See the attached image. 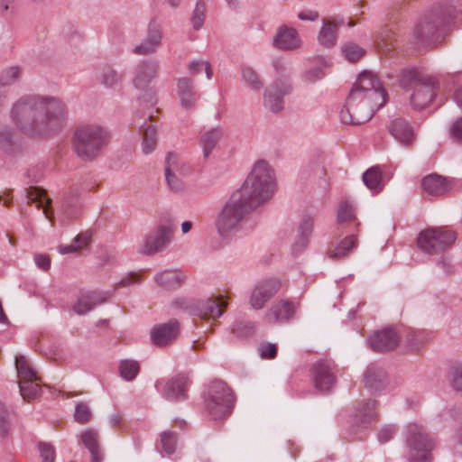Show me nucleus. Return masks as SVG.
<instances>
[{
	"mask_svg": "<svg viewBox=\"0 0 462 462\" xmlns=\"http://www.w3.org/2000/svg\"><path fill=\"white\" fill-rule=\"evenodd\" d=\"M11 118L15 131L32 137L46 138L63 128L67 109L59 97L28 95L13 105Z\"/></svg>",
	"mask_w": 462,
	"mask_h": 462,
	"instance_id": "nucleus-1",
	"label": "nucleus"
},
{
	"mask_svg": "<svg viewBox=\"0 0 462 462\" xmlns=\"http://www.w3.org/2000/svg\"><path fill=\"white\" fill-rule=\"evenodd\" d=\"M373 98L377 101L378 106H383L386 103V92L383 89L377 76L371 71H364L359 74L353 85L346 104L340 111V120L346 125H361L370 116L371 110L368 105L364 106L361 111H356V101L361 97Z\"/></svg>",
	"mask_w": 462,
	"mask_h": 462,
	"instance_id": "nucleus-2",
	"label": "nucleus"
},
{
	"mask_svg": "<svg viewBox=\"0 0 462 462\" xmlns=\"http://www.w3.org/2000/svg\"><path fill=\"white\" fill-rule=\"evenodd\" d=\"M276 189L274 171L270 164L257 161L242 187L235 191L250 208H256L268 201Z\"/></svg>",
	"mask_w": 462,
	"mask_h": 462,
	"instance_id": "nucleus-3",
	"label": "nucleus"
},
{
	"mask_svg": "<svg viewBox=\"0 0 462 462\" xmlns=\"http://www.w3.org/2000/svg\"><path fill=\"white\" fill-rule=\"evenodd\" d=\"M401 84L404 88L411 107L414 110H422L434 99L438 81L435 77L409 69L402 71Z\"/></svg>",
	"mask_w": 462,
	"mask_h": 462,
	"instance_id": "nucleus-4",
	"label": "nucleus"
},
{
	"mask_svg": "<svg viewBox=\"0 0 462 462\" xmlns=\"http://www.w3.org/2000/svg\"><path fill=\"white\" fill-rule=\"evenodd\" d=\"M108 131L97 124L79 126L72 135L73 150L82 161L95 160L107 145Z\"/></svg>",
	"mask_w": 462,
	"mask_h": 462,
	"instance_id": "nucleus-5",
	"label": "nucleus"
},
{
	"mask_svg": "<svg viewBox=\"0 0 462 462\" xmlns=\"http://www.w3.org/2000/svg\"><path fill=\"white\" fill-rule=\"evenodd\" d=\"M235 192L217 216L215 226L222 238H231L243 228L247 213L254 209Z\"/></svg>",
	"mask_w": 462,
	"mask_h": 462,
	"instance_id": "nucleus-6",
	"label": "nucleus"
},
{
	"mask_svg": "<svg viewBox=\"0 0 462 462\" xmlns=\"http://www.w3.org/2000/svg\"><path fill=\"white\" fill-rule=\"evenodd\" d=\"M403 439L408 448V462H431V451L435 447L433 439L419 424L406 426Z\"/></svg>",
	"mask_w": 462,
	"mask_h": 462,
	"instance_id": "nucleus-7",
	"label": "nucleus"
},
{
	"mask_svg": "<svg viewBox=\"0 0 462 462\" xmlns=\"http://www.w3.org/2000/svg\"><path fill=\"white\" fill-rule=\"evenodd\" d=\"M233 403V393L225 383L215 381L208 385L205 395V408L213 420L229 415Z\"/></svg>",
	"mask_w": 462,
	"mask_h": 462,
	"instance_id": "nucleus-8",
	"label": "nucleus"
},
{
	"mask_svg": "<svg viewBox=\"0 0 462 462\" xmlns=\"http://www.w3.org/2000/svg\"><path fill=\"white\" fill-rule=\"evenodd\" d=\"M455 239V233L450 230L429 228L420 233L417 245L425 254H433L448 248Z\"/></svg>",
	"mask_w": 462,
	"mask_h": 462,
	"instance_id": "nucleus-9",
	"label": "nucleus"
},
{
	"mask_svg": "<svg viewBox=\"0 0 462 462\" xmlns=\"http://www.w3.org/2000/svg\"><path fill=\"white\" fill-rule=\"evenodd\" d=\"M15 367L19 378L20 394L23 399H35L41 395L42 388L36 373L23 356L15 357Z\"/></svg>",
	"mask_w": 462,
	"mask_h": 462,
	"instance_id": "nucleus-10",
	"label": "nucleus"
},
{
	"mask_svg": "<svg viewBox=\"0 0 462 462\" xmlns=\"http://www.w3.org/2000/svg\"><path fill=\"white\" fill-rule=\"evenodd\" d=\"M450 18H452V15L449 10L441 9L431 13L416 25L414 37L418 41L433 43V37L438 34L441 25Z\"/></svg>",
	"mask_w": 462,
	"mask_h": 462,
	"instance_id": "nucleus-11",
	"label": "nucleus"
},
{
	"mask_svg": "<svg viewBox=\"0 0 462 462\" xmlns=\"http://www.w3.org/2000/svg\"><path fill=\"white\" fill-rule=\"evenodd\" d=\"M173 305L194 315L216 319L222 315L223 309L226 306V301L222 297L197 303L184 299H178L173 301Z\"/></svg>",
	"mask_w": 462,
	"mask_h": 462,
	"instance_id": "nucleus-12",
	"label": "nucleus"
},
{
	"mask_svg": "<svg viewBox=\"0 0 462 462\" xmlns=\"http://www.w3.org/2000/svg\"><path fill=\"white\" fill-rule=\"evenodd\" d=\"M190 171L189 166L176 153L169 152L165 159V180L168 188L173 192H180L184 186L182 178Z\"/></svg>",
	"mask_w": 462,
	"mask_h": 462,
	"instance_id": "nucleus-13",
	"label": "nucleus"
},
{
	"mask_svg": "<svg viewBox=\"0 0 462 462\" xmlns=\"http://www.w3.org/2000/svg\"><path fill=\"white\" fill-rule=\"evenodd\" d=\"M173 237L172 227L161 224L144 236L141 252L148 255L162 252L171 245Z\"/></svg>",
	"mask_w": 462,
	"mask_h": 462,
	"instance_id": "nucleus-14",
	"label": "nucleus"
},
{
	"mask_svg": "<svg viewBox=\"0 0 462 462\" xmlns=\"http://www.w3.org/2000/svg\"><path fill=\"white\" fill-rule=\"evenodd\" d=\"M291 92L287 79H278L268 86L263 96V106L272 113H279L284 107V97Z\"/></svg>",
	"mask_w": 462,
	"mask_h": 462,
	"instance_id": "nucleus-15",
	"label": "nucleus"
},
{
	"mask_svg": "<svg viewBox=\"0 0 462 462\" xmlns=\"http://www.w3.org/2000/svg\"><path fill=\"white\" fill-rule=\"evenodd\" d=\"M188 379L185 375L178 374L171 379H161L155 383V388L168 401H181L186 399Z\"/></svg>",
	"mask_w": 462,
	"mask_h": 462,
	"instance_id": "nucleus-16",
	"label": "nucleus"
},
{
	"mask_svg": "<svg viewBox=\"0 0 462 462\" xmlns=\"http://www.w3.org/2000/svg\"><path fill=\"white\" fill-rule=\"evenodd\" d=\"M311 374L314 385L319 392H328L335 385L334 366L327 361H319L314 364Z\"/></svg>",
	"mask_w": 462,
	"mask_h": 462,
	"instance_id": "nucleus-17",
	"label": "nucleus"
},
{
	"mask_svg": "<svg viewBox=\"0 0 462 462\" xmlns=\"http://www.w3.org/2000/svg\"><path fill=\"white\" fill-rule=\"evenodd\" d=\"M110 293L105 291H84L73 304V310L79 315H84L96 306L107 300Z\"/></svg>",
	"mask_w": 462,
	"mask_h": 462,
	"instance_id": "nucleus-18",
	"label": "nucleus"
},
{
	"mask_svg": "<svg viewBox=\"0 0 462 462\" xmlns=\"http://www.w3.org/2000/svg\"><path fill=\"white\" fill-rule=\"evenodd\" d=\"M390 134L402 146H411L416 139L412 125L403 118H395L388 125Z\"/></svg>",
	"mask_w": 462,
	"mask_h": 462,
	"instance_id": "nucleus-19",
	"label": "nucleus"
},
{
	"mask_svg": "<svg viewBox=\"0 0 462 462\" xmlns=\"http://www.w3.org/2000/svg\"><path fill=\"white\" fill-rule=\"evenodd\" d=\"M180 327L176 319L155 326L151 330V340L158 346H164L172 342L179 335Z\"/></svg>",
	"mask_w": 462,
	"mask_h": 462,
	"instance_id": "nucleus-20",
	"label": "nucleus"
},
{
	"mask_svg": "<svg viewBox=\"0 0 462 462\" xmlns=\"http://www.w3.org/2000/svg\"><path fill=\"white\" fill-rule=\"evenodd\" d=\"M400 337L397 333L389 328L376 331L368 339L371 348L377 352H386L393 349L399 344Z\"/></svg>",
	"mask_w": 462,
	"mask_h": 462,
	"instance_id": "nucleus-21",
	"label": "nucleus"
},
{
	"mask_svg": "<svg viewBox=\"0 0 462 462\" xmlns=\"http://www.w3.org/2000/svg\"><path fill=\"white\" fill-rule=\"evenodd\" d=\"M159 64L155 60H142L134 70V85L138 89H145L157 77Z\"/></svg>",
	"mask_w": 462,
	"mask_h": 462,
	"instance_id": "nucleus-22",
	"label": "nucleus"
},
{
	"mask_svg": "<svg viewBox=\"0 0 462 462\" xmlns=\"http://www.w3.org/2000/svg\"><path fill=\"white\" fill-rule=\"evenodd\" d=\"M273 44L276 49L291 51L300 46V38L298 32L288 25L281 26L273 38Z\"/></svg>",
	"mask_w": 462,
	"mask_h": 462,
	"instance_id": "nucleus-23",
	"label": "nucleus"
},
{
	"mask_svg": "<svg viewBox=\"0 0 462 462\" xmlns=\"http://www.w3.org/2000/svg\"><path fill=\"white\" fill-rule=\"evenodd\" d=\"M155 284L167 289H175L186 285V274L178 269L163 270L153 278Z\"/></svg>",
	"mask_w": 462,
	"mask_h": 462,
	"instance_id": "nucleus-24",
	"label": "nucleus"
},
{
	"mask_svg": "<svg viewBox=\"0 0 462 462\" xmlns=\"http://www.w3.org/2000/svg\"><path fill=\"white\" fill-rule=\"evenodd\" d=\"M423 190L430 196L439 197L451 189L452 184L446 178L438 174H430L421 180Z\"/></svg>",
	"mask_w": 462,
	"mask_h": 462,
	"instance_id": "nucleus-25",
	"label": "nucleus"
},
{
	"mask_svg": "<svg viewBox=\"0 0 462 462\" xmlns=\"http://www.w3.org/2000/svg\"><path fill=\"white\" fill-rule=\"evenodd\" d=\"M177 95L180 106L185 109L194 107L199 99L197 93L194 91L193 82L188 78H180L178 79Z\"/></svg>",
	"mask_w": 462,
	"mask_h": 462,
	"instance_id": "nucleus-26",
	"label": "nucleus"
},
{
	"mask_svg": "<svg viewBox=\"0 0 462 462\" xmlns=\"http://www.w3.org/2000/svg\"><path fill=\"white\" fill-rule=\"evenodd\" d=\"M358 245L357 236L350 235L337 242L327 253L329 259L341 260L348 256Z\"/></svg>",
	"mask_w": 462,
	"mask_h": 462,
	"instance_id": "nucleus-27",
	"label": "nucleus"
},
{
	"mask_svg": "<svg viewBox=\"0 0 462 462\" xmlns=\"http://www.w3.org/2000/svg\"><path fill=\"white\" fill-rule=\"evenodd\" d=\"M162 32L156 25H150L146 38L134 49L137 55H146L152 53L161 45Z\"/></svg>",
	"mask_w": 462,
	"mask_h": 462,
	"instance_id": "nucleus-28",
	"label": "nucleus"
},
{
	"mask_svg": "<svg viewBox=\"0 0 462 462\" xmlns=\"http://www.w3.org/2000/svg\"><path fill=\"white\" fill-rule=\"evenodd\" d=\"M313 227L314 221L312 217H308L302 219L299 226L298 236L293 244L292 249L294 252H301L309 245Z\"/></svg>",
	"mask_w": 462,
	"mask_h": 462,
	"instance_id": "nucleus-29",
	"label": "nucleus"
},
{
	"mask_svg": "<svg viewBox=\"0 0 462 462\" xmlns=\"http://www.w3.org/2000/svg\"><path fill=\"white\" fill-rule=\"evenodd\" d=\"M364 380L368 389L377 392L384 387L386 383V374L382 368L371 365L365 370Z\"/></svg>",
	"mask_w": 462,
	"mask_h": 462,
	"instance_id": "nucleus-30",
	"label": "nucleus"
},
{
	"mask_svg": "<svg viewBox=\"0 0 462 462\" xmlns=\"http://www.w3.org/2000/svg\"><path fill=\"white\" fill-rule=\"evenodd\" d=\"M296 305L290 300H282L272 309L268 315L269 322H284L290 320L295 312Z\"/></svg>",
	"mask_w": 462,
	"mask_h": 462,
	"instance_id": "nucleus-31",
	"label": "nucleus"
},
{
	"mask_svg": "<svg viewBox=\"0 0 462 462\" xmlns=\"http://www.w3.org/2000/svg\"><path fill=\"white\" fill-rule=\"evenodd\" d=\"M338 25L332 21H324L318 34V42L324 48L333 47L337 40Z\"/></svg>",
	"mask_w": 462,
	"mask_h": 462,
	"instance_id": "nucleus-32",
	"label": "nucleus"
},
{
	"mask_svg": "<svg viewBox=\"0 0 462 462\" xmlns=\"http://www.w3.org/2000/svg\"><path fill=\"white\" fill-rule=\"evenodd\" d=\"M223 132L219 128H211L201 134L200 144L205 158L210 155L211 152L221 140Z\"/></svg>",
	"mask_w": 462,
	"mask_h": 462,
	"instance_id": "nucleus-33",
	"label": "nucleus"
},
{
	"mask_svg": "<svg viewBox=\"0 0 462 462\" xmlns=\"http://www.w3.org/2000/svg\"><path fill=\"white\" fill-rule=\"evenodd\" d=\"M363 181L373 193H379L383 188L381 169L374 166L366 170L363 174Z\"/></svg>",
	"mask_w": 462,
	"mask_h": 462,
	"instance_id": "nucleus-34",
	"label": "nucleus"
},
{
	"mask_svg": "<svg viewBox=\"0 0 462 462\" xmlns=\"http://www.w3.org/2000/svg\"><path fill=\"white\" fill-rule=\"evenodd\" d=\"M241 81L254 91H260L263 88V80L260 75L250 66H241Z\"/></svg>",
	"mask_w": 462,
	"mask_h": 462,
	"instance_id": "nucleus-35",
	"label": "nucleus"
},
{
	"mask_svg": "<svg viewBox=\"0 0 462 462\" xmlns=\"http://www.w3.org/2000/svg\"><path fill=\"white\" fill-rule=\"evenodd\" d=\"M140 371V365L134 359H124L119 364V373L122 378L127 382L133 381Z\"/></svg>",
	"mask_w": 462,
	"mask_h": 462,
	"instance_id": "nucleus-36",
	"label": "nucleus"
},
{
	"mask_svg": "<svg viewBox=\"0 0 462 462\" xmlns=\"http://www.w3.org/2000/svg\"><path fill=\"white\" fill-rule=\"evenodd\" d=\"M156 145V129L153 126H147L143 133L142 150L145 154L152 153Z\"/></svg>",
	"mask_w": 462,
	"mask_h": 462,
	"instance_id": "nucleus-37",
	"label": "nucleus"
},
{
	"mask_svg": "<svg viewBox=\"0 0 462 462\" xmlns=\"http://www.w3.org/2000/svg\"><path fill=\"white\" fill-rule=\"evenodd\" d=\"M356 218V208L349 201H342L337 210V222L346 223Z\"/></svg>",
	"mask_w": 462,
	"mask_h": 462,
	"instance_id": "nucleus-38",
	"label": "nucleus"
},
{
	"mask_svg": "<svg viewBox=\"0 0 462 462\" xmlns=\"http://www.w3.org/2000/svg\"><path fill=\"white\" fill-rule=\"evenodd\" d=\"M273 297L272 291H253L250 304L253 309L260 310Z\"/></svg>",
	"mask_w": 462,
	"mask_h": 462,
	"instance_id": "nucleus-39",
	"label": "nucleus"
},
{
	"mask_svg": "<svg viewBox=\"0 0 462 462\" xmlns=\"http://www.w3.org/2000/svg\"><path fill=\"white\" fill-rule=\"evenodd\" d=\"M22 75V69L18 66H13L5 69L0 75V84L9 86L15 83Z\"/></svg>",
	"mask_w": 462,
	"mask_h": 462,
	"instance_id": "nucleus-40",
	"label": "nucleus"
},
{
	"mask_svg": "<svg viewBox=\"0 0 462 462\" xmlns=\"http://www.w3.org/2000/svg\"><path fill=\"white\" fill-rule=\"evenodd\" d=\"M81 440L84 446L92 451L99 448V437L95 430L88 429L81 433Z\"/></svg>",
	"mask_w": 462,
	"mask_h": 462,
	"instance_id": "nucleus-41",
	"label": "nucleus"
},
{
	"mask_svg": "<svg viewBox=\"0 0 462 462\" xmlns=\"http://www.w3.org/2000/svg\"><path fill=\"white\" fill-rule=\"evenodd\" d=\"M206 15V5L203 2H197L191 17L192 27L199 30L204 24Z\"/></svg>",
	"mask_w": 462,
	"mask_h": 462,
	"instance_id": "nucleus-42",
	"label": "nucleus"
},
{
	"mask_svg": "<svg viewBox=\"0 0 462 462\" xmlns=\"http://www.w3.org/2000/svg\"><path fill=\"white\" fill-rule=\"evenodd\" d=\"M364 54L365 50L353 42L346 43L343 48L344 57L351 62L358 60Z\"/></svg>",
	"mask_w": 462,
	"mask_h": 462,
	"instance_id": "nucleus-43",
	"label": "nucleus"
},
{
	"mask_svg": "<svg viewBox=\"0 0 462 462\" xmlns=\"http://www.w3.org/2000/svg\"><path fill=\"white\" fill-rule=\"evenodd\" d=\"M176 436L172 432L164 431L161 435L162 449L166 455H171L176 448Z\"/></svg>",
	"mask_w": 462,
	"mask_h": 462,
	"instance_id": "nucleus-44",
	"label": "nucleus"
},
{
	"mask_svg": "<svg viewBox=\"0 0 462 462\" xmlns=\"http://www.w3.org/2000/svg\"><path fill=\"white\" fill-rule=\"evenodd\" d=\"M143 285V278L139 273H128L124 275L118 282L117 286L120 288L139 287Z\"/></svg>",
	"mask_w": 462,
	"mask_h": 462,
	"instance_id": "nucleus-45",
	"label": "nucleus"
},
{
	"mask_svg": "<svg viewBox=\"0 0 462 462\" xmlns=\"http://www.w3.org/2000/svg\"><path fill=\"white\" fill-rule=\"evenodd\" d=\"M120 80V75L112 69H106L100 76V81L106 88H115Z\"/></svg>",
	"mask_w": 462,
	"mask_h": 462,
	"instance_id": "nucleus-46",
	"label": "nucleus"
},
{
	"mask_svg": "<svg viewBox=\"0 0 462 462\" xmlns=\"http://www.w3.org/2000/svg\"><path fill=\"white\" fill-rule=\"evenodd\" d=\"M14 132L9 126L0 127V148L9 150L14 139Z\"/></svg>",
	"mask_w": 462,
	"mask_h": 462,
	"instance_id": "nucleus-47",
	"label": "nucleus"
},
{
	"mask_svg": "<svg viewBox=\"0 0 462 462\" xmlns=\"http://www.w3.org/2000/svg\"><path fill=\"white\" fill-rule=\"evenodd\" d=\"M38 449L42 462H54L56 454L55 448L51 444L40 442L38 444Z\"/></svg>",
	"mask_w": 462,
	"mask_h": 462,
	"instance_id": "nucleus-48",
	"label": "nucleus"
},
{
	"mask_svg": "<svg viewBox=\"0 0 462 462\" xmlns=\"http://www.w3.org/2000/svg\"><path fill=\"white\" fill-rule=\"evenodd\" d=\"M91 411L88 404L80 402L77 404L74 412V418L77 422L84 424L91 419Z\"/></svg>",
	"mask_w": 462,
	"mask_h": 462,
	"instance_id": "nucleus-49",
	"label": "nucleus"
},
{
	"mask_svg": "<svg viewBox=\"0 0 462 462\" xmlns=\"http://www.w3.org/2000/svg\"><path fill=\"white\" fill-rule=\"evenodd\" d=\"M429 340V335L422 330H411L408 335V341L412 348H418L420 345Z\"/></svg>",
	"mask_w": 462,
	"mask_h": 462,
	"instance_id": "nucleus-50",
	"label": "nucleus"
},
{
	"mask_svg": "<svg viewBox=\"0 0 462 462\" xmlns=\"http://www.w3.org/2000/svg\"><path fill=\"white\" fill-rule=\"evenodd\" d=\"M258 354L263 359H273L277 355V345L274 343L262 342L258 346Z\"/></svg>",
	"mask_w": 462,
	"mask_h": 462,
	"instance_id": "nucleus-51",
	"label": "nucleus"
},
{
	"mask_svg": "<svg viewBox=\"0 0 462 462\" xmlns=\"http://www.w3.org/2000/svg\"><path fill=\"white\" fill-rule=\"evenodd\" d=\"M10 430L9 411L0 401V437L7 436Z\"/></svg>",
	"mask_w": 462,
	"mask_h": 462,
	"instance_id": "nucleus-52",
	"label": "nucleus"
},
{
	"mask_svg": "<svg viewBox=\"0 0 462 462\" xmlns=\"http://www.w3.org/2000/svg\"><path fill=\"white\" fill-rule=\"evenodd\" d=\"M361 100L356 101V111H361V109L364 107V106L368 105L369 109L371 110L370 116L365 120V122L369 121L373 116L374 115L375 111L380 109L382 106H377V101H374L373 98H366V97H361Z\"/></svg>",
	"mask_w": 462,
	"mask_h": 462,
	"instance_id": "nucleus-53",
	"label": "nucleus"
},
{
	"mask_svg": "<svg viewBox=\"0 0 462 462\" xmlns=\"http://www.w3.org/2000/svg\"><path fill=\"white\" fill-rule=\"evenodd\" d=\"M450 383L456 391L462 392V365H457L452 368Z\"/></svg>",
	"mask_w": 462,
	"mask_h": 462,
	"instance_id": "nucleus-54",
	"label": "nucleus"
},
{
	"mask_svg": "<svg viewBox=\"0 0 462 462\" xmlns=\"http://www.w3.org/2000/svg\"><path fill=\"white\" fill-rule=\"evenodd\" d=\"M235 332L238 337H247L254 330V325L251 322H237L234 328Z\"/></svg>",
	"mask_w": 462,
	"mask_h": 462,
	"instance_id": "nucleus-55",
	"label": "nucleus"
},
{
	"mask_svg": "<svg viewBox=\"0 0 462 462\" xmlns=\"http://www.w3.org/2000/svg\"><path fill=\"white\" fill-rule=\"evenodd\" d=\"M374 407H375V402L374 401H368L366 402L362 408L358 410L357 416L362 417L364 420H368L373 417H374Z\"/></svg>",
	"mask_w": 462,
	"mask_h": 462,
	"instance_id": "nucleus-56",
	"label": "nucleus"
},
{
	"mask_svg": "<svg viewBox=\"0 0 462 462\" xmlns=\"http://www.w3.org/2000/svg\"><path fill=\"white\" fill-rule=\"evenodd\" d=\"M33 260L35 265L42 271H48L51 267V258L46 254H35Z\"/></svg>",
	"mask_w": 462,
	"mask_h": 462,
	"instance_id": "nucleus-57",
	"label": "nucleus"
},
{
	"mask_svg": "<svg viewBox=\"0 0 462 462\" xmlns=\"http://www.w3.org/2000/svg\"><path fill=\"white\" fill-rule=\"evenodd\" d=\"M396 433V428L393 425H387L381 429L378 433V439L381 443H386L391 440Z\"/></svg>",
	"mask_w": 462,
	"mask_h": 462,
	"instance_id": "nucleus-58",
	"label": "nucleus"
},
{
	"mask_svg": "<svg viewBox=\"0 0 462 462\" xmlns=\"http://www.w3.org/2000/svg\"><path fill=\"white\" fill-rule=\"evenodd\" d=\"M325 75L326 71L322 67H313L306 72L305 77L309 82H315L323 79Z\"/></svg>",
	"mask_w": 462,
	"mask_h": 462,
	"instance_id": "nucleus-59",
	"label": "nucleus"
},
{
	"mask_svg": "<svg viewBox=\"0 0 462 462\" xmlns=\"http://www.w3.org/2000/svg\"><path fill=\"white\" fill-rule=\"evenodd\" d=\"M91 235L88 232L79 234L73 240L76 250L86 248L90 243Z\"/></svg>",
	"mask_w": 462,
	"mask_h": 462,
	"instance_id": "nucleus-60",
	"label": "nucleus"
},
{
	"mask_svg": "<svg viewBox=\"0 0 462 462\" xmlns=\"http://www.w3.org/2000/svg\"><path fill=\"white\" fill-rule=\"evenodd\" d=\"M28 199L37 201L39 206H42L44 203L48 202V199L46 198L44 192L39 189L31 191L28 194Z\"/></svg>",
	"mask_w": 462,
	"mask_h": 462,
	"instance_id": "nucleus-61",
	"label": "nucleus"
},
{
	"mask_svg": "<svg viewBox=\"0 0 462 462\" xmlns=\"http://www.w3.org/2000/svg\"><path fill=\"white\" fill-rule=\"evenodd\" d=\"M262 289H277L284 286L279 278L271 277L263 281Z\"/></svg>",
	"mask_w": 462,
	"mask_h": 462,
	"instance_id": "nucleus-62",
	"label": "nucleus"
},
{
	"mask_svg": "<svg viewBox=\"0 0 462 462\" xmlns=\"http://www.w3.org/2000/svg\"><path fill=\"white\" fill-rule=\"evenodd\" d=\"M298 18L301 21L314 22L319 18V13L312 10H305L298 14Z\"/></svg>",
	"mask_w": 462,
	"mask_h": 462,
	"instance_id": "nucleus-63",
	"label": "nucleus"
},
{
	"mask_svg": "<svg viewBox=\"0 0 462 462\" xmlns=\"http://www.w3.org/2000/svg\"><path fill=\"white\" fill-rule=\"evenodd\" d=\"M451 134L455 139L462 140V117L453 123Z\"/></svg>",
	"mask_w": 462,
	"mask_h": 462,
	"instance_id": "nucleus-64",
	"label": "nucleus"
}]
</instances>
